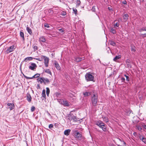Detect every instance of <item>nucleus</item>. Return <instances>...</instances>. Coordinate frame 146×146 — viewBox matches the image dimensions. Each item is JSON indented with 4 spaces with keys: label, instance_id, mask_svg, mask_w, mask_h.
<instances>
[{
    "label": "nucleus",
    "instance_id": "nucleus-25",
    "mask_svg": "<svg viewBox=\"0 0 146 146\" xmlns=\"http://www.w3.org/2000/svg\"><path fill=\"white\" fill-rule=\"evenodd\" d=\"M42 96L45 98L46 96V95L45 94V90L44 89L42 91Z\"/></svg>",
    "mask_w": 146,
    "mask_h": 146
},
{
    "label": "nucleus",
    "instance_id": "nucleus-9",
    "mask_svg": "<svg viewBox=\"0 0 146 146\" xmlns=\"http://www.w3.org/2000/svg\"><path fill=\"white\" fill-rule=\"evenodd\" d=\"M31 64V65L29 66V68L32 70H34L37 67L36 64L34 63H32Z\"/></svg>",
    "mask_w": 146,
    "mask_h": 146
},
{
    "label": "nucleus",
    "instance_id": "nucleus-46",
    "mask_svg": "<svg viewBox=\"0 0 146 146\" xmlns=\"http://www.w3.org/2000/svg\"><path fill=\"white\" fill-rule=\"evenodd\" d=\"M141 125L143 128L145 129H146V125L144 124L143 123L141 124Z\"/></svg>",
    "mask_w": 146,
    "mask_h": 146
},
{
    "label": "nucleus",
    "instance_id": "nucleus-52",
    "mask_svg": "<svg viewBox=\"0 0 146 146\" xmlns=\"http://www.w3.org/2000/svg\"><path fill=\"white\" fill-rule=\"evenodd\" d=\"M143 142H144L145 143H146V139L145 138H144L143 139Z\"/></svg>",
    "mask_w": 146,
    "mask_h": 146
},
{
    "label": "nucleus",
    "instance_id": "nucleus-23",
    "mask_svg": "<svg viewBox=\"0 0 146 146\" xmlns=\"http://www.w3.org/2000/svg\"><path fill=\"white\" fill-rule=\"evenodd\" d=\"M76 60L77 62H79L84 60V58L77 57L76 58Z\"/></svg>",
    "mask_w": 146,
    "mask_h": 146
},
{
    "label": "nucleus",
    "instance_id": "nucleus-12",
    "mask_svg": "<svg viewBox=\"0 0 146 146\" xmlns=\"http://www.w3.org/2000/svg\"><path fill=\"white\" fill-rule=\"evenodd\" d=\"M39 40L40 42H45L46 41V40L45 37L44 36H41L39 39Z\"/></svg>",
    "mask_w": 146,
    "mask_h": 146
},
{
    "label": "nucleus",
    "instance_id": "nucleus-31",
    "mask_svg": "<svg viewBox=\"0 0 146 146\" xmlns=\"http://www.w3.org/2000/svg\"><path fill=\"white\" fill-rule=\"evenodd\" d=\"M50 93V90L48 88H46V94L47 96H49V95Z\"/></svg>",
    "mask_w": 146,
    "mask_h": 146
},
{
    "label": "nucleus",
    "instance_id": "nucleus-48",
    "mask_svg": "<svg viewBox=\"0 0 146 146\" xmlns=\"http://www.w3.org/2000/svg\"><path fill=\"white\" fill-rule=\"evenodd\" d=\"M121 3L124 4H126L127 3V1L125 0H124L123 1L121 2Z\"/></svg>",
    "mask_w": 146,
    "mask_h": 146
},
{
    "label": "nucleus",
    "instance_id": "nucleus-19",
    "mask_svg": "<svg viewBox=\"0 0 146 146\" xmlns=\"http://www.w3.org/2000/svg\"><path fill=\"white\" fill-rule=\"evenodd\" d=\"M83 94L84 95V96H88L91 95V92H85L83 93Z\"/></svg>",
    "mask_w": 146,
    "mask_h": 146
},
{
    "label": "nucleus",
    "instance_id": "nucleus-15",
    "mask_svg": "<svg viewBox=\"0 0 146 146\" xmlns=\"http://www.w3.org/2000/svg\"><path fill=\"white\" fill-rule=\"evenodd\" d=\"M32 98L31 95L29 94H28L27 96V100L29 102H30L31 101Z\"/></svg>",
    "mask_w": 146,
    "mask_h": 146
},
{
    "label": "nucleus",
    "instance_id": "nucleus-1",
    "mask_svg": "<svg viewBox=\"0 0 146 146\" xmlns=\"http://www.w3.org/2000/svg\"><path fill=\"white\" fill-rule=\"evenodd\" d=\"M95 124L102 128L104 131H106L107 130L106 125L102 121H96L95 122Z\"/></svg>",
    "mask_w": 146,
    "mask_h": 146
},
{
    "label": "nucleus",
    "instance_id": "nucleus-5",
    "mask_svg": "<svg viewBox=\"0 0 146 146\" xmlns=\"http://www.w3.org/2000/svg\"><path fill=\"white\" fill-rule=\"evenodd\" d=\"M15 48V46L14 45H12L10 46L9 47L6 48L5 50L6 53L8 54L13 52Z\"/></svg>",
    "mask_w": 146,
    "mask_h": 146
},
{
    "label": "nucleus",
    "instance_id": "nucleus-36",
    "mask_svg": "<svg viewBox=\"0 0 146 146\" xmlns=\"http://www.w3.org/2000/svg\"><path fill=\"white\" fill-rule=\"evenodd\" d=\"M124 76L126 78V80L127 81H129L130 80V78L128 76H127L125 74L124 75Z\"/></svg>",
    "mask_w": 146,
    "mask_h": 146
},
{
    "label": "nucleus",
    "instance_id": "nucleus-8",
    "mask_svg": "<svg viewBox=\"0 0 146 146\" xmlns=\"http://www.w3.org/2000/svg\"><path fill=\"white\" fill-rule=\"evenodd\" d=\"M75 137H76L78 140H81L82 139V134L80 133L77 132L75 133Z\"/></svg>",
    "mask_w": 146,
    "mask_h": 146
},
{
    "label": "nucleus",
    "instance_id": "nucleus-32",
    "mask_svg": "<svg viewBox=\"0 0 146 146\" xmlns=\"http://www.w3.org/2000/svg\"><path fill=\"white\" fill-rule=\"evenodd\" d=\"M81 3V1L80 0H78L76 1V5L77 6H79Z\"/></svg>",
    "mask_w": 146,
    "mask_h": 146
},
{
    "label": "nucleus",
    "instance_id": "nucleus-16",
    "mask_svg": "<svg viewBox=\"0 0 146 146\" xmlns=\"http://www.w3.org/2000/svg\"><path fill=\"white\" fill-rule=\"evenodd\" d=\"M44 56L42 55L40 57L36 58H34V59H36L40 61H42L43 59Z\"/></svg>",
    "mask_w": 146,
    "mask_h": 146
},
{
    "label": "nucleus",
    "instance_id": "nucleus-27",
    "mask_svg": "<svg viewBox=\"0 0 146 146\" xmlns=\"http://www.w3.org/2000/svg\"><path fill=\"white\" fill-rule=\"evenodd\" d=\"M103 119L104 120V121L106 122H108L109 121V120L108 119V118L107 117H102Z\"/></svg>",
    "mask_w": 146,
    "mask_h": 146
},
{
    "label": "nucleus",
    "instance_id": "nucleus-49",
    "mask_svg": "<svg viewBox=\"0 0 146 146\" xmlns=\"http://www.w3.org/2000/svg\"><path fill=\"white\" fill-rule=\"evenodd\" d=\"M141 36H142V37L143 38H144V37H146V33L141 34Z\"/></svg>",
    "mask_w": 146,
    "mask_h": 146
},
{
    "label": "nucleus",
    "instance_id": "nucleus-4",
    "mask_svg": "<svg viewBox=\"0 0 146 146\" xmlns=\"http://www.w3.org/2000/svg\"><path fill=\"white\" fill-rule=\"evenodd\" d=\"M116 144L118 146H126V143L123 141L119 138L117 139Z\"/></svg>",
    "mask_w": 146,
    "mask_h": 146
},
{
    "label": "nucleus",
    "instance_id": "nucleus-56",
    "mask_svg": "<svg viewBox=\"0 0 146 146\" xmlns=\"http://www.w3.org/2000/svg\"><path fill=\"white\" fill-rule=\"evenodd\" d=\"M37 86V88H38H38H40V85L39 84H38Z\"/></svg>",
    "mask_w": 146,
    "mask_h": 146
},
{
    "label": "nucleus",
    "instance_id": "nucleus-17",
    "mask_svg": "<svg viewBox=\"0 0 146 146\" xmlns=\"http://www.w3.org/2000/svg\"><path fill=\"white\" fill-rule=\"evenodd\" d=\"M54 66L58 70H60V68L58 63L55 61L54 62Z\"/></svg>",
    "mask_w": 146,
    "mask_h": 146
},
{
    "label": "nucleus",
    "instance_id": "nucleus-21",
    "mask_svg": "<svg viewBox=\"0 0 146 146\" xmlns=\"http://www.w3.org/2000/svg\"><path fill=\"white\" fill-rule=\"evenodd\" d=\"M121 58V56L119 55L118 56H116L114 58L113 60L114 61H116L117 60L120 59Z\"/></svg>",
    "mask_w": 146,
    "mask_h": 146
},
{
    "label": "nucleus",
    "instance_id": "nucleus-7",
    "mask_svg": "<svg viewBox=\"0 0 146 146\" xmlns=\"http://www.w3.org/2000/svg\"><path fill=\"white\" fill-rule=\"evenodd\" d=\"M40 74H35L34 76H33V77H29L27 76H24V77L27 79H33V78H39V77L40 76Z\"/></svg>",
    "mask_w": 146,
    "mask_h": 146
},
{
    "label": "nucleus",
    "instance_id": "nucleus-43",
    "mask_svg": "<svg viewBox=\"0 0 146 146\" xmlns=\"http://www.w3.org/2000/svg\"><path fill=\"white\" fill-rule=\"evenodd\" d=\"M53 127V125L52 124H50L49 126V128L51 129V128Z\"/></svg>",
    "mask_w": 146,
    "mask_h": 146
},
{
    "label": "nucleus",
    "instance_id": "nucleus-41",
    "mask_svg": "<svg viewBox=\"0 0 146 146\" xmlns=\"http://www.w3.org/2000/svg\"><path fill=\"white\" fill-rule=\"evenodd\" d=\"M61 15L63 16H65L66 15V13L65 12L62 11L61 12Z\"/></svg>",
    "mask_w": 146,
    "mask_h": 146
},
{
    "label": "nucleus",
    "instance_id": "nucleus-44",
    "mask_svg": "<svg viewBox=\"0 0 146 146\" xmlns=\"http://www.w3.org/2000/svg\"><path fill=\"white\" fill-rule=\"evenodd\" d=\"M121 82H125V78L123 77H122L121 78Z\"/></svg>",
    "mask_w": 146,
    "mask_h": 146
},
{
    "label": "nucleus",
    "instance_id": "nucleus-37",
    "mask_svg": "<svg viewBox=\"0 0 146 146\" xmlns=\"http://www.w3.org/2000/svg\"><path fill=\"white\" fill-rule=\"evenodd\" d=\"M35 109V108L34 106H32L31 108V112H33L34 111Z\"/></svg>",
    "mask_w": 146,
    "mask_h": 146
},
{
    "label": "nucleus",
    "instance_id": "nucleus-45",
    "mask_svg": "<svg viewBox=\"0 0 146 146\" xmlns=\"http://www.w3.org/2000/svg\"><path fill=\"white\" fill-rule=\"evenodd\" d=\"M92 10L93 12H95L96 9L94 6L92 7Z\"/></svg>",
    "mask_w": 146,
    "mask_h": 146
},
{
    "label": "nucleus",
    "instance_id": "nucleus-55",
    "mask_svg": "<svg viewBox=\"0 0 146 146\" xmlns=\"http://www.w3.org/2000/svg\"><path fill=\"white\" fill-rule=\"evenodd\" d=\"M108 9H109V10H110V11L112 10V9L111 7H108Z\"/></svg>",
    "mask_w": 146,
    "mask_h": 146
},
{
    "label": "nucleus",
    "instance_id": "nucleus-38",
    "mask_svg": "<svg viewBox=\"0 0 146 146\" xmlns=\"http://www.w3.org/2000/svg\"><path fill=\"white\" fill-rule=\"evenodd\" d=\"M146 31V27H143L141 28V29H140V31Z\"/></svg>",
    "mask_w": 146,
    "mask_h": 146
},
{
    "label": "nucleus",
    "instance_id": "nucleus-22",
    "mask_svg": "<svg viewBox=\"0 0 146 146\" xmlns=\"http://www.w3.org/2000/svg\"><path fill=\"white\" fill-rule=\"evenodd\" d=\"M63 105L65 106H69V104L67 101H63Z\"/></svg>",
    "mask_w": 146,
    "mask_h": 146
},
{
    "label": "nucleus",
    "instance_id": "nucleus-29",
    "mask_svg": "<svg viewBox=\"0 0 146 146\" xmlns=\"http://www.w3.org/2000/svg\"><path fill=\"white\" fill-rule=\"evenodd\" d=\"M45 72L47 73L48 74L51 75L52 73L49 69H47L45 70L44 71Z\"/></svg>",
    "mask_w": 146,
    "mask_h": 146
},
{
    "label": "nucleus",
    "instance_id": "nucleus-14",
    "mask_svg": "<svg viewBox=\"0 0 146 146\" xmlns=\"http://www.w3.org/2000/svg\"><path fill=\"white\" fill-rule=\"evenodd\" d=\"M44 77H39L37 79L38 82H40V84H42L43 82Z\"/></svg>",
    "mask_w": 146,
    "mask_h": 146
},
{
    "label": "nucleus",
    "instance_id": "nucleus-54",
    "mask_svg": "<svg viewBox=\"0 0 146 146\" xmlns=\"http://www.w3.org/2000/svg\"><path fill=\"white\" fill-rule=\"evenodd\" d=\"M59 30L60 31V32H63L64 31V30L62 29H59Z\"/></svg>",
    "mask_w": 146,
    "mask_h": 146
},
{
    "label": "nucleus",
    "instance_id": "nucleus-57",
    "mask_svg": "<svg viewBox=\"0 0 146 146\" xmlns=\"http://www.w3.org/2000/svg\"><path fill=\"white\" fill-rule=\"evenodd\" d=\"M134 133H135H135H134L133 134H134Z\"/></svg>",
    "mask_w": 146,
    "mask_h": 146
},
{
    "label": "nucleus",
    "instance_id": "nucleus-26",
    "mask_svg": "<svg viewBox=\"0 0 146 146\" xmlns=\"http://www.w3.org/2000/svg\"><path fill=\"white\" fill-rule=\"evenodd\" d=\"M131 61L130 60L128 59L126 60V62L128 66H130V67H131V65L130 64Z\"/></svg>",
    "mask_w": 146,
    "mask_h": 146
},
{
    "label": "nucleus",
    "instance_id": "nucleus-34",
    "mask_svg": "<svg viewBox=\"0 0 146 146\" xmlns=\"http://www.w3.org/2000/svg\"><path fill=\"white\" fill-rule=\"evenodd\" d=\"M142 126L141 125H137L136 126V127L137 129L141 131L142 129L141 127Z\"/></svg>",
    "mask_w": 146,
    "mask_h": 146
},
{
    "label": "nucleus",
    "instance_id": "nucleus-30",
    "mask_svg": "<svg viewBox=\"0 0 146 146\" xmlns=\"http://www.w3.org/2000/svg\"><path fill=\"white\" fill-rule=\"evenodd\" d=\"M110 32L113 34H115L116 33L115 30L113 28H111V29Z\"/></svg>",
    "mask_w": 146,
    "mask_h": 146
},
{
    "label": "nucleus",
    "instance_id": "nucleus-28",
    "mask_svg": "<svg viewBox=\"0 0 146 146\" xmlns=\"http://www.w3.org/2000/svg\"><path fill=\"white\" fill-rule=\"evenodd\" d=\"M20 36L22 38L23 40L25 39V37L24 36V33L22 32L21 31L20 33Z\"/></svg>",
    "mask_w": 146,
    "mask_h": 146
},
{
    "label": "nucleus",
    "instance_id": "nucleus-33",
    "mask_svg": "<svg viewBox=\"0 0 146 146\" xmlns=\"http://www.w3.org/2000/svg\"><path fill=\"white\" fill-rule=\"evenodd\" d=\"M110 44L113 46H115L116 43L115 42L113 41H111L110 42Z\"/></svg>",
    "mask_w": 146,
    "mask_h": 146
},
{
    "label": "nucleus",
    "instance_id": "nucleus-10",
    "mask_svg": "<svg viewBox=\"0 0 146 146\" xmlns=\"http://www.w3.org/2000/svg\"><path fill=\"white\" fill-rule=\"evenodd\" d=\"M43 81V82L45 85L49 84L50 83V81L47 78H44Z\"/></svg>",
    "mask_w": 146,
    "mask_h": 146
},
{
    "label": "nucleus",
    "instance_id": "nucleus-13",
    "mask_svg": "<svg viewBox=\"0 0 146 146\" xmlns=\"http://www.w3.org/2000/svg\"><path fill=\"white\" fill-rule=\"evenodd\" d=\"M70 131L71 130L70 129L66 130L64 131V135L68 136L70 134Z\"/></svg>",
    "mask_w": 146,
    "mask_h": 146
},
{
    "label": "nucleus",
    "instance_id": "nucleus-42",
    "mask_svg": "<svg viewBox=\"0 0 146 146\" xmlns=\"http://www.w3.org/2000/svg\"><path fill=\"white\" fill-rule=\"evenodd\" d=\"M33 48L34 49V50L35 51L37 50L38 49V47L36 46H34Z\"/></svg>",
    "mask_w": 146,
    "mask_h": 146
},
{
    "label": "nucleus",
    "instance_id": "nucleus-39",
    "mask_svg": "<svg viewBox=\"0 0 146 146\" xmlns=\"http://www.w3.org/2000/svg\"><path fill=\"white\" fill-rule=\"evenodd\" d=\"M73 12L75 13V15L77 14V10L76 8H73Z\"/></svg>",
    "mask_w": 146,
    "mask_h": 146
},
{
    "label": "nucleus",
    "instance_id": "nucleus-11",
    "mask_svg": "<svg viewBox=\"0 0 146 146\" xmlns=\"http://www.w3.org/2000/svg\"><path fill=\"white\" fill-rule=\"evenodd\" d=\"M7 105L9 107V108L10 110H11L13 109L14 107V104H13L8 103L7 104Z\"/></svg>",
    "mask_w": 146,
    "mask_h": 146
},
{
    "label": "nucleus",
    "instance_id": "nucleus-35",
    "mask_svg": "<svg viewBox=\"0 0 146 146\" xmlns=\"http://www.w3.org/2000/svg\"><path fill=\"white\" fill-rule=\"evenodd\" d=\"M131 50L132 51L135 52L136 50L135 49V47L134 46H131Z\"/></svg>",
    "mask_w": 146,
    "mask_h": 146
},
{
    "label": "nucleus",
    "instance_id": "nucleus-3",
    "mask_svg": "<svg viewBox=\"0 0 146 146\" xmlns=\"http://www.w3.org/2000/svg\"><path fill=\"white\" fill-rule=\"evenodd\" d=\"M98 101V96L94 94L92 98V101L93 106L96 105Z\"/></svg>",
    "mask_w": 146,
    "mask_h": 146
},
{
    "label": "nucleus",
    "instance_id": "nucleus-53",
    "mask_svg": "<svg viewBox=\"0 0 146 146\" xmlns=\"http://www.w3.org/2000/svg\"><path fill=\"white\" fill-rule=\"evenodd\" d=\"M139 138L141 140L143 141V139L144 138V137H142L141 136L139 137Z\"/></svg>",
    "mask_w": 146,
    "mask_h": 146
},
{
    "label": "nucleus",
    "instance_id": "nucleus-20",
    "mask_svg": "<svg viewBox=\"0 0 146 146\" xmlns=\"http://www.w3.org/2000/svg\"><path fill=\"white\" fill-rule=\"evenodd\" d=\"M27 31L31 35L32 34V32L31 29L29 27H27Z\"/></svg>",
    "mask_w": 146,
    "mask_h": 146
},
{
    "label": "nucleus",
    "instance_id": "nucleus-50",
    "mask_svg": "<svg viewBox=\"0 0 146 146\" xmlns=\"http://www.w3.org/2000/svg\"><path fill=\"white\" fill-rule=\"evenodd\" d=\"M119 26V24L118 23H116L114 25L115 26H116L117 27H118Z\"/></svg>",
    "mask_w": 146,
    "mask_h": 146
},
{
    "label": "nucleus",
    "instance_id": "nucleus-24",
    "mask_svg": "<svg viewBox=\"0 0 146 146\" xmlns=\"http://www.w3.org/2000/svg\"><path fill=\"white\" fill-rule=\"evenodd\" d=\"M33 59L32 57H28L25 58L24 61L27 62L28 60H31Z\"/></svg>",
    "mask_w": 146,
    "mask_h": 146
},
{
    "label": "nucleus",
    "instance_id": "nucleus-51",
    "mask_svg": "<svg viewBox=\"0 0 146 146\" xmlns=\"http://www.w3.org/2000/svg\"><path fill=\"white\" fill-rule=\"evenodd\" d=\"M72 118L74 121H76V118L74 116H72Z\"/></svg>",
    "mask_w": 146,
    "mask_h": 146
},
{
    "label": "nucleus",
    "instance_id": "nucleus-18",
    "mask_svg": "<svg viewBox=\"0 0 146 146\" xmlns=\"http://www.w3.org/2000/svg\"><path fill=\"white\" fill-rule=\"evenodd\" d=\"M129 15L127 14H125L123 16V19L125 20V21H126L128 19Z\"/></svg>",
    "mask_w": 146,
    "mask_h": 146
},
{
    "label": "nucleus",
    "instance_id": "nucleus-58",
    "mask_svg": "<svg viewBox=\"0 0 146 146\" xmlns=\"http://www.w3.org/2000/svg\"><path fill=\"white\" fill-rule=\"evenodd\" d=\"M60 1H61V0H60Z\"/></svg>",
    "mask_w": 146,
    "mask_h": 146
},
{
    "label": "nucleus",
    "instance_id": "nucleus-2",
    "mask_svg": "<svg viewBox=\"0 0 146 146\" xmlns=\"http://www.w3.org/2000/svg\"><path fill=\"white\" fill-rule=\"evenodd\" d=\"M86 80L87 82L94 81V77L89 73H87L85 75Z\"/></svg>",
    "mask_w": 146,
    "mask_h": 146
},
{
    "label": "nucleus",
    "instance_id": "nucleus-47",
    "mask_svg": "<svg viewBox=\"0 0 146 146\" xmlns=\"http://www.w3.org/2000/svg\"><path fill=\"white\" fill-rule=\"evenodd\" d=\"M44 27L48 28L50 27L48 24H44Z\"/></svg>",
    "mask_w": 146,
    "mask_h": 146
},
{
    "label": "nucleus",
    "instance_id": "nucleus-6",
    "mask_svg": "<svg viewBox=\"0 0 146 146\" xmlns=\"http://www.w3.org/2000/svg\"><path fill=\"white\" fill-rule=\"evenodd\" d=\"M43 58L44 65L46 67H47L48 66L49 58L45 56H44Z\"/></svg>",
    "mask_w": 146,
    "mask_h": 146
},
{
    "label": "nucleus",
    "instance_id": "nucleus-40",
    "mask_svg": "<svg viewBox=\"0 0 146 146\" xmlns=\"http://www.w3.org/2000/svg\"><path fill=\"white\" fill-rule=\"evenodd\" d=\"M126 112L127 113V115H129L130 114L131 112V110H126Z\"/></svg>",
    "mask_w": 146,
    "mask_h": 146
}]
</instances>
